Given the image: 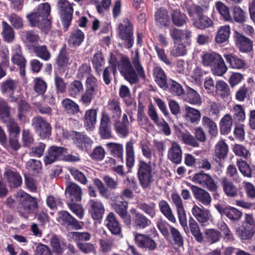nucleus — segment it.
<instances>
[{"mask_svg":"<svg viewBox=\"0 0 255 255\" xmlns=\"http://www.w3.org/2000/svg\"><path fill=\"white\" fill-rule=\"evenodd\" d=\"M51 6L47 3H42L36 9L27 15V18L32 26L40 28L42 31L50 30L51 27L52 17L50 15Z\"/></svg>","mask_w":255,"mask_h":255,"instance_id":"1","label":"nucleus"},{"mask_svg":"<svg viewBox=\"0 0 255 255\" xmlns=\"http://www.w3.org/2000/svg\"><path fill=\"white\" fill-rule=\"evenodd\" d=\"M109 64L115 66L116 69L119 70L121 74L130 84H135L138 81V77L129 59L125 55H122L120 60L117 61L115 56H112L109 60Z\"/></svg>","mask_w":255,"mask_h":255,"instance_id":"2","label":"nucleus"},{"mask_svg":"<svg viewBox=\"0 0 255 255\" xmlns=\"http://www.w3.org/2000/svg\"><path fill=\"white\" fill-rule=\"evenodd\" d=\"M152 169L150 162L147 163L143 160L138 161L137 175L139 184L143 189L149 188L154 180V172Z\"/></svg>","mask_w":255,"mask_h":255,"instance_id":"3","label":"nucleus"},{"mask_svg":"<svg viewBox=\"0 0 255 255\" xmlns=\"http://www.w3.org/2000/svg\"><path fill=\"white\" fill-rule=\"evenodd\" d=\"M117 33L125 48L130 49L133 46L134 42L133 26L128 18L123 19L122 22L119 24Z\"/></svg>","mask_w":255,"mask_h":255,"instance_id":"4","label":"nucleus"},{"mask_svg":"<svg viewBox=\"0 0 255 255\" xmlns=\"http://www.w3.org/2000/svg\"><path fill=\"white\" fill-rule=\"evenodd\" d=\"M131 215L124 223L128 228H133L136 230L146 229L151 224V221L142 213L132 208L130 210Z\"/></svg>","mask_w":255,"mask_h":255,"instance_id":"5","label":"nucleus"},{"mask_svg":"<svg viewBox=\"0 0 255 255\" xmlns=\"http://www.w3.org/2000/svg\"><path fill=\"white\" fill-rule=\"evenodd\" d=\"M57 7L63 28L67 30L73 18L74 9L72 5L68 0H58Z\"/></svg>","mask_w":255,"mask_h":255,"instance_id":"6","label":"nucleus"},{"mask_svg":"<svg viewBox=\"0 0 255 255\" xmlns=\"http://www.w3.org/2000/svg\"><path fill=\"white\" fill-rule=\"evenodd\" d=\"M236 232L241 240H248L253 237L255 233V220L253 215L246 214L245 221Z\"/></svg>","mask_w":255,"mask_h":255,"instance_id":"7","label":"nucleus"},{"mask_svg":"<svg viewBox=\"0 0 255 255\" xmlns=\"http://www.w3.org/2000/svg\"><path fill=\"white\" fill-rule=\"evenodd\" d=\"M31 125L35 133L42 139H49L51 135L52 127L50 124L40 116L32 119Z\"/></svg>","mask_w":255,"mask_h":255,"instance_id":"8","label":"nucleus"},{"mask_svg":"<svg viewBox=\"0 0 255 255\" xmlns=\"http://www.w3.org/2000/svg\"><path fill=\"white\" fill-rule=\"evenodd\" d=\"M103 180L106 184L107 187L102 181L98 178L93 179V183L97 188L100 195L106 199L110 197L109 190L107 188L113 190L117 188L118 186V181H115L113 178L109 175H105L103 177Z\"/></svg>","mask_w":255,"mask_h":255,"instance_id":"9","label":"nucleus"},{"mask_svg":"<svg viewBox=\"0 0 255 255\" xmlns=\"http://www.w3.org/2000/svg\"><path fill=\"white\" fill-rule=\"evenodd\" d=\"M68 136L77 147L82 151H88L92 146L93 140L86 134L82 132L74 130L70 131Z\"/></svg>","mask_w":255,"mask_h":255,"instance_id":"10","label":"nucleus"},{"mask_svg":"<svg viewBox=\"0 0 255 255\" xmlns=\"http://www.w3.org/2000/svg\"><path fill=\"white\" fill-rule=\"evenodd\" d=\"M206 133L201 127L194 129V135L189 133H184L182 135V140L186 144L193 147L199 146V142H204L206 141Z\"/></svg>","mask_w":255,"mask_h":255,"instance_id":"11","label":"nucleus"},{"mask_svg":"<svg viewBox=\"0 0 255 255\" xmlns=\"http://www.w3.org/2000/svg\"><path fill=\"white\" fill-rule=\"evenodd\" d=\"M233 38L235 46L240 52L249 53L253 50V41L243 33L235 31Z\"/></svg>","mask_w":255,"mask_h":255,"instance_id":"12","label":"nucleus"},{"mask_svg":"<svg viewBox=\"0 0 255 255\" xmlns=\"http://www.w3.org/2000/svg\"><path fill=\"white\" fill-rule=\"evenodd\" d=\"M214 207L222 217L226 216L232 222L239 221L242 218V212L235 207L223 204H217Z\"/></svg>","mask_w":255,"mask_h":255,"instance_id":"13","label":"nucleus"},{"mask_svg":"<svg viewBox=\"0 0 255 255\" xmlns=\"http://www.w3.org/2000/svg\"><path fill=\"white\" fill-rule=\"evenodd\" d=\"M192 180L194 183L205 187L210 192H216L218 188L217 183L213 178L203 171L195 173Z\"/></svg>","mask_w":255,"mask_h":255,"instance_id":"14","label":"nucleus"},{"mask_svg":"<svg viewBox=\"0 0 255 255\" xmlns=\"http://www.w3.org/2000/svg\"><path fill=\"white\" fill-rule=\"evenodd\" d=\"M67 148L56 145H51L47 149L43 157V162L45 166L52 164L61 159L64 153L67 152Z\"/></svg>","mask_w":255,"mask_h":255,"instance_id":"15","label":"nucleus"},{"mask_svg":"<svg viewBox=\"0 0 255 255\" xmlns=\"http://www.w3.org/2000/svg\"><path fill=\"white\" fill-rule=\"evenodd\" d=\"M16 199L28 214L32 213L38 207L37 199L22 191L17 192Z\"/></svg>","mask_w":255,"mask_h":255,"instance_id":"16","label":"nucleus"},{"mask_svg":"<svg viewBox=\"0 0 255 255\" xmlns=\"http://www.w3.org/2000/svg\"><path fill=\"white\" fill-rule=\"evenodd\" d=\"M18 82L17 80L9 78L1 83L0 90L2 94L6 95L9 101L12 103L17 102L18 98L14 96V93L17 89Z\"/></svg>","mask_w":255,"mask_h":255,"instance_id":"17","label":"nucleus"},{"mask_svg":"<svg viewBox=\"0 0 255 255\" xmlns=\"http://www.w3.org/2000/svg\"><path fill=\"white\" fill-rule=\"evenodd\" d=\"M221 184L225 194L228 197L233 198L237 197H244L243 188L240 186L238 188L232 181L227 178H222L221 180Z\"/></svg>","mask_w":255,"mask_h":255,"instance_id":"18","label":"nucleus"},{"mask_svg":"<svg viewBox=\"0 0 255 255\" xmlns=\"http://www.w3.org/2000/svg\"><path fill=\"white\" fill-rule=\"evenodd\" d=\"M154 19L155 25L159 28H168L171 25L170 15H169L167 10L162 7L156 10Z\"/></svg>","mask_w":255,"mask_h":255,"instance_id":"19","label":"nucleus"},{"mask_svg":"<svg viewBox=\"0 0 255 255\" xmlns=\"http://www.w3.org/2000/svg\"><path fill=\"white\" fill-rule=\"evenodd\" d=\"M194 198L205 206L211 205L212 198L210 194L205 189L197 186L188 183Z\"/></svg>","mask_w":255,"mask_h":255,"instance_id":"20","label":"nucleus"},{"mask_svg":"<svg viewBox=\"0 0 255 255\" xmlns=\"http://www.w3.org/2000/svg\"><path fill=\"white\" fill-rule=\"evenodd\" d=\"M57 221L66 228L72 227L75 229L79 230L83 228V225L80 224L74 217L67 211H61L58 213Z\"/></svg>","mask_w":255,"mask_h":255,"instance_id":"21","label":"nucleus"},{"mask_svg":"<svg viewBox=\"0 0 255 255\" xmlns=\"http://www.w3.org/2000/svg\"><path fill=\"white\" fill-rule=\"evenodd\" d=\"M11 60L14 65L18 67L21 76H25L27 61L22 55V49L20 45H15L14 53L12 55Z\"/></svg>","mask_w":255,"mask_h":255,"instance_id":"22","label":"nucleus"},{"mask_svg":"<svg viewBox=\"0 0 255 255\" xmlns=\"http://www.w3.org/2000/svg\"><path fill=\"white\" fill-rule=\"evenodd\" d=\"M105 223L112 234L123 237L122 225L114 213H110L107 215Z\"/></svg>","mask_w":255,"mask_h":255,"instance_id":"23","label":"nucleus"},{"mask_svg":"<svg viewBox=\"0 0 255 255\" xmlns=\"http://www.w3.org/2000/svg\"><path fill=\"white\" fill-rule=\"evenodd\" d=\"M134 241L136 245L142 249L153 251L157 248L155 242L148 235L136 234L134 236Z\"/></svg>","mask_w":255,"mask_h":255,"instance_id":"24","label":"nucleus"},{"mask_svg":"<svg viewBox=\"0 0 255 255\" xmlns=\"http://www.w3.org/2000/svg\"><path fill=\"white\" fill-rule=\"evenodd\" d=\"M99 133L102 139H109L112 137L110 119L109 115L103 113L100 120Z\"/></svg>","mask_w":255,"mask_h":255,"instance_id":"25","label":"nucleus"},{"mask_svg":"<svg viewBox=\"0 0 255 255\" xmlns=\"http://www.w3.org/2000/svg\"><path fill=\"white\" fill-rule=\"evenodd\" d=\"M89 206V212L94 220H99L103 217L105 212L103 204L97 200L91 199L88 203Z\"/></svg>","mask_w":255,"mask_h":255,"instance_id":"26","label":"nucleus"},{"mask_svg":"<svg viewBox=\"0 0 255 255\" xmlns=\"http://www.w3.org/2000/svg\"><path fill=\"white\" fill-rule=\"evenodd\" d=\"M112 207L115 211L120 216L124 223L129 216L130 214L128 212V202L120 197L118 200L112 204Z\"/></svg>","mask_w":255,"mask_h":255,"instance_id":"27","label":"nucleus"},{"mask_svg":"<svg viewBox=\"0 0 255 255\" xmlns=\"http://www.w3.org/2000/svg\"><path fill=\"white\" fill-rule=\"evenodd\" d=\"M167 157L172 163L176 164H180L182 159V151L179 144L176 141H173L171 146L169 148Z\"/></svg>","mask_w":255,"mask_h":255,"instance_id":"28","label":"nucleus"},{"mask_svg":"<svg viewBox=\"0 0 255 255\" xmlns=\"http://www.w3.org/2000/svg\"><path fill=\"white\" fill-rule=\"evenodd\" d=\"M171 22L176 27H180L185 25L188 18L185 13L180 9H172L170 12Z\"/></svg>","mask_w":255,"mask_h":255,"instance_id":"29","label":"nucleus"},{"mask_svg":"<svg viewBox=\"0 0 255 255\" xmlns=\"http://www.w3.org/2000/svg\"><path fill=\"white\" fill-rule=\"evenodd\" d=\"M97 110L95 109H90L87 110L83 117L84 127L88 130L94 129L97 123Z\"/></svg>","mask_w":255,"mask_h":255,"instance_id":"30","label":"nucleus"},{"mask_svg":"<svg viewBox=\"0 0 255 255\" xmlns=\"http://www.w3.org/2000/svg\"><path fill=\"white\" fill-rule=\"evenodd\" d=\"M65 193L68 195L70 202H78L81 200L82 190L76 183H70L66 187Z\"/></svg>","mask_w":255,"mask_h":255,"instance_id":"31","label":"nucleus"},{"mask_svg":"<svg viewBox=\"0 0 255 255\" xmlns=\"http://www.w3.org/2000/svg\"><path fill=\"white\" fill-rule=\"evenodd\" d=\"M8 185L11 188H17L21 186L22 182V177L18 172L10 169L4 173Z\"/></svg>","mask_w":255,"mask_h":255,"instance_id":"32","label":"nucleus"},{"mask_svg":"<svg viewBox=\"0 0 255 255\" xmlns=\"http://www.w3.org/2000/svg\"><path fill=\"white\" fill-rule=\"evenodd\" d=\"M163 90L167 91L174 96L180 97L185 94V91L182 85L172 79H168V83Z\"/></svg>","mask_w":255,"mask_h":255,"instance_id":"33","label":"nucleus"},{"mask_svg":"<svg viewBox=\"0 0 255 255\" xmlns=\"http://www.w3.org/2000/svg\"><path fill=\"white\" fill-rule=\"evenodd\" d=\"M153 76L154 81L161 89L165 87L168 79L164 71L160 66H156L153 70Z\"/></svg>","mask_w":255,"mask_h":255,"instance_id":"34","label":"nucleus"},{"mask_svg":"<svg viewBox=\"0 0 255 255\" xmlns=\"http://www.w3.org/2000/svg\"><path fill=\"white\" fill-rule=\"evenodd\" d=\"M237 165L240 172L248 178H255V165H250L247 161L243 159H237Z\"/></svg>","mask_w":255,"mask_h":255,"instance_id":"35","label":"nucleus"},{"mask_svg":"<svg viewBox=\"0 0 255 255\" xmlns=\"http://www.w3.org/2000/svg\"><path fill=\"white\" fill-rule=\"evenodd\" d=\"M191 212L194 217L201 223H206L209 219L210 212L203 206L199 207L197 205H195L193 207Z\"/></svg>","mask_w":255,"mask_h":255,"instance_id":"36","label":"nucleus"},{"mask_svg":"<svg viewBox=\"0 0 255 255\" xmlns=\"http://www.w3.org/2000/svg\"><path fill=\"white\" fill-rule=\"evenodd\" d=\"M193 25L198 29L204 30L213 27L214 23L210 18L202 13L196 19L193 20Z\"/></svg>","mask_w":255,"mask_h":255,"instance_id":"37","label":"nucleus"},{"mask_svg":"<svg viewBox=\"0 0 255 255\" xmlns=\"http://www.w3.org/2000/svg\"><path fill=\"white\" fill-rule=\"evenodd\" d=\"M224 56L227 62L232 68L242 69L245 68L246 66V61L234 54H225Z\"/></svg>","mask_w":255,"mask_h":255,"instance_id":"38","label":"nucleus"},{"mask_svg":"<svg viewBox=\"0 0 255 255\" xmlns=\"http://www.w3.org/2000/svg\"><path fill=\"white\" fill-rule=\"evenodd\" d=\"M107 107L112 118L115 119L116 120H119L122 114L119 100L116 98L110 99Z\"/></svg>","mask_w":255,"mask_h":255,"instance_id":"39","label":"nucleus"},{"mask_svg":"<svg viewBox=\"0 0 255 255\" xmlns=\"http://www.w3.org/2000/svg\"><path fill=\"white\" fill-rule=\"evenodd\" d=\"M56 63L58 66L62 70H65L71 64L65 44L63 45L60 50Z\"/></svg>","mask_w":255,"mask_h":255,"instance_id":"40","label":"nucleus"},{"mask_svg":"<svg viewBox=\"0 0 255 255\" xmlns=\"http://www.w3.org/2000/svg\"><path fill=\"white\" fill-rule=\"evenodd\" d=\"M158 207L161 213L169 222L173 224L176 223V218L173 214L171 208L166 200H160L158 203Z\"/></svg>","mask_w":255,"mask_h":255,"instance_id":"41","label":"nucleus"},{"mask_svg":"<svg viewBox=\"0 0 255 255\" xmlns=\"http://www.w3.org/2000/svg\"><path fill=\"white\" fill-rule=\"evenodd\" d=\"M221 56L214 52H207L203 54L201 56L202 63L205 66L212 67L216 63L221 59Z\"/></svg>","mask_w":255,"mask_h":255,"instance_id":"42","label":"nucleus"},{"mask_svg":"<svg viewBox=\"0 0 255 255\" xmlns=\"http://www.w3.org/2000/svg\"><path fill=\"white\" fill-rule=\"evenodd\" d=\"M107 150L110 153L118 159L119 160L123 161V146L122 144L115 142H109L107 143Z\"/></svg>","mask_w":255,"mask_h":255,"instance_id":"43","label":"nucleus"},{"mask_svg":"<svg viewBox=\"0 0 255 255\" xmlns=\"http://www.w3.org/2000/svg\"><path fill=\"white\" fill-rule=\"evenodd\" d=\"M231 29L229 25L222 26L217 31L215 41L218 44H222L227 42L230 37Z\"/></svg>","mask_w":255,"mask_h":255,"instance_id":"44","label":"nucleus"},{"mask_svg":"<svg viewBox=\"0 0 255 255\" xmlns=\"http://www.w3.org/2000/svg\"><path fill=\"white\" fill-rule=\"evenodd\" d=\"M233 126V119L230 114H226L219 123L220 131L221 134H228L231 132Z\"/></svg>","mask_w":255,"mask_h":255,"instance_id":"45","label":"nucleus"},{"mask_svg":"<svg viewBox=\"0 0 255 255\" xmlns=\"http://www.w3.org/2000/svg\"><path fill=\"white\" fill-rule=\"evenodd\" d=\"M185 95V100L190 104L195 105H200L202 104L200 95L196 91L189 86L186 88Z\"/></svg>","mask_w":255,"mask_h":255,"instance_id":"46","label":"nucleus"},{"mask_svg":"<svg viewBox=\"0 0 255 255\" xmlns=\"http://www.w3.org/2000/svg\"><path fill=\"white\" fill-rule=\"evenodd\" d=\"M189 226L190 232L195 240L198 243H202L203 241V234L200 231L198 223L192 217L189 219Z\"/></svg>","mask_w":255,"mask_h":255,"instance_id":"47","label":"nucleus"},{"mask_svg":"<svg viewBox=\"0 0 255 255\" xmlns=\"http://www.w3.org/2000/svg\"><path fill=\"white\" fill-rule=\"evenodd\" d=\"M202 125L203 127L208 129V132L212 137H216L218 135V128L215 122L210 118L203 116L202 119Z\"/></svg>","mask_w":255,"mask_h":255,"instance_id":"48","label":"nucleus"},{"mask_svg":"<svg viewBox=\"0 0 255 255\" xmlns=\"http://www.w3.org/2000/svg\"><path fill=\"white\" fill-rule=\"evenodd\" d=\"M228 152V145L224 140H220L216 145L215 153L219 159H225L227 157Z\"/></svg>","mask_w":255,"mask_h":255,"instance_id":"49","label":"nucleus"},{"mask_svg":"<svg viewBox=\"0 0 255 255\" xmlns=\"http://www.w3.org/2000/svg\"><path fill=\"white\" fill-rule=\"evenodd\" d=\"M232 15L234 20L239 24L245 23L248 19L247 13L239 6L232 7Z\"/></svg>","mask_w":255,"mask_h":255,"instance_id":"50","label":"nucleus"},{"mask_svg":"<svg viewBox=\"0 0 255 255\" xmlns=\"http://www.w3.org/2000/svg\"><path fill=\"white\" fill-rule=\"evenodd\" d=\"M84 38L85 35L83 32L79 29H77L71 32L68 42L74 46H79L84 41Z\"/></svg>","mask_w":255,"mask_h":255,"instance_id":"51","label":"nucleus"},{"mask_svg":"<svg viewBox=\"0 0 255 255\" xmlns=\"http://www.w3.org/2000/svg\"><path fill=\"white\" fill-rule=\"evenodd\" d=\"M62 105L68 114L75 115L80 111L79 105L70 99H63L62 101Z\"/></svg>","mask_w":255,"mask_h":255,"instance_id":"52","label":"nucleus"},{"mask_svg":"<svg viewBox=\"0 0 255 255\" xmlns=\"http://www.w3.org/2000/svg\"><path fill=\"white\" fill-rule=\"evenodd\" d=\"M6 127L8 136H19L20 128L18 124L13 119H9L4 123Z\"/></svg>","mask_w":255,"mask_h":255,"instance_id":"53","label":"nucleus"},{"mask_svg":"<svg viewBox=\"0 0 255 255\" xmlns=\"http://www.w3.org/2000/svg\"><path fill=\"white\" fill-rule=\"evenodd\" d=\"M132 63L135 68V72L141 79H145L146 76L142 66L140 62L139 54L138 50L135 51V53L131 56Z\"/></svg>","mask_w":255,"mask_h":255,"instance_id":"54","label":"nucleus"},{"mask_svg":"<svg viewBox=\"0 0 255 255\" xmlns=\"http://www.w3.org/2000/svg\"><path fill=\"white\" fill-rule=\"evenodd\" d=\"M84 88L82 83L79 80H74L69 85L68 92L70 96L76 98L83 92Z\"/></svg>","mask_w":255,"mask_h":255,"instance_id":"55","label":"nucleus"},{"mask_svg":"<svg viewBox=\"0 0 255 255\" xmlns=\"http://www.w3.org/2000/svg\"><path fill=\"white\" fill-rule=\"evenodd\" d=\"M2 38L3 40L7 43L12 42L15 38L14 32L13 28L6 22H2Z\"/></svg>","mask_w":255,"mask_h":255,"instance_id":"56","label":"nucleus"},{"mask_svg":"<svg viewBox=\"0 0 255 255\" xmlns=\"http://www.w3.org/2000/svg\"><path fill=\"white\" fill-rule=\"evenodd\" d=\"M32 49L36 55L44 61H48L51 57V54L45 45H34Z\"/></svg>","mask_w":255,"mask_h":255,"instance_id":"57","label":"nucleus"},{"mask_svg":"<svg viewBox=\"0 0 255 255\" xmlns=\"http://www.w3.org/2000/svg\"><path fill=\"white\" fill-rule=\"evenodd\" d=\"M138 208L150 218H153L156 215V204L151 202L148 204L146 202H141L138 204Z\"/></svg>","mask_w":255,"mask_h":255,"instance_id":"58","label":"nucleus"},{"mask_svg":"<svg viewBox=\"0 0 255 255\" xmlns=\"http://www.w3.org/2000/svg\"><path fill=\"white\" fill-rule=\"evenodd\" d=\"M50 246L53 252L56 255H61L64 251V247L66 245L64 243H61L58 237L54 235L50 240Z\"/></svg>","mask_w":255,"mask_h":255,"instance_id":"59","label":"nucleus"},{"mask_svg":"<svg viewBox=\"0 0 255 255\" xmlns=\"http://www.w3.org/2000/svg\"><path fill=\"white\" fill-rule=\"evenodd\" d=\"M46 146L45 143L40 142L33 146H31L28 152L29 155L37 158L42 157L44 154Z\"/></svg>","mask_w":255,"mask_h":255,"instance_id":"60","label":"nucleus"},{"mask_svg":"<svg viewBox=\"0 0 255 255\" xmlns=\"http://www.w3.org/2000/svg\"><path fill=\"white\" fill-rule=\"evenodd\" d=\"M216 92L223 99L228 97L230 94V90L228 84L224 81H218L216 83Z\"/></svg>","mask_w":255,"mask_h":255,"instance_id":"61","label":"nucleus"},{"mask_svg":"<svg viewBox=\"0 0 255 255\" xmlns=\"http://www.w3.org/2000/svg\"><path fill=\"white\" fill-rule=\"evenodd\" d=\"M30 105L24 100L21 99L18 102L17 118L19 121H22L25 118V115L30 110Z\"/></svg>","mask_w":255,"mask_h":255,"instance_id":"62","label":"nucleus"},{"mask_svg":"<svg viewBox=\"0 0 255 255\" xmlns=\"http://www.w3.org/2000/svg\"><path fill=\"white\" fill-rule=\"evenodd\" d=\"M71 234L72 239L76 242V246L79 244L88 242L91 238V234L87 232H72Z\"/></svg>","mask_w":255,"mask_h":255,"instance_id":"63","label":"nucleus"},{"mask_svg":"<svg viewBox=\"0 0 255 255\" xmlns=\"http://www.w3.org/2000/svg\"><path fill=\"white\" fill-rule=\"evenodd\" d=\"M33 134L29 129H24L22 131V143L24 147L30 148L34 143Z\"/></svg>","mask_w":255,"mask_h":255,"instance_id":"64","label":"nucleus"}]
</instances>
